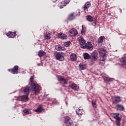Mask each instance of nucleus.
<instances>
[{"mask_svg":"<svg viewBox=\"0 0 126 126\" xmlns=\"http://www.w3.org/2000/svg\"><path fill=\"white\" fill-rule=\"evenodd\" d=\"M19 68V66L18 65H15L12 69H9L8 70L12 74H18Z\"/></svg>","mask_w":126,"mask_h":126,"instance_id":"obj_7","label":"nucleus"},{"mask_svg":"<svg viewBox=\"0 0 126 126\" xmlns=\"http://www.w3.org/2000/svg\"><path fill=\"white\" fill-rule=\"evenodd\" d=\"M116 108L117 110H118V111H124L125 110V107H124V105L122 104L116 105Z\"/></svg>","mask_w":126,"mask_h":126,"instance_id":"obj_17","label":"nucleus"},{"mask_svg":"<svg viewBox=\"0 0 126 126\" xmlns=\"http://www.w3.org/2000/svg\"><path fill=\"white\" fill-rule=\"evenodd\" d=\"M23 112L25 114H31V111H30L29 109H25L23 110Z\"/></svg>","mask_w":126,"mask_h":126,"instance_id":"obj_34","label":"nucleus"},{"mask_svg":"<svg viewBox=\"0 0 126 126\" xmlns=\"http://www.w3.org/2000/svg\"><path fill=\"white\" fill-rule=\"evenodd\" d=\"M58 101L57 100V99H52L53 104H57V103H58Z\"/></svg>","mask_w":126,"mask_h":126,"instance_id":"obj_39","label":"nucleus"},{"mask_svg":"<svg viewBox=\"0 0 126 126\" xmlns=\"http://www.w3.org/2000/svg\"><path fill=\"white\" fill-rule=\"evenodd\" d=\"M119 115H120V114L118 113H114L113 114V117L114 119H115V120H117L118 118H121L119 117Z\"/></svg>","mask_w":126,"mask_h":126,"instance_id":"obj_31","label":"nucleus"},{"mask_svg":"<svg viewBox=\"0 0 126 126\" xmlns=\"http://www.w3.org/2000/svg\"><path fill=\"white\" fill-rule=\"evenodd\" d=\"M16 32H9L7 33V36L8 37V38H14V37L16 36Z\"/></svg>","mask_w":126,"mask_h":126,"instance_id":"obj_13","label":"nucleus"},{"mask_svg":"<svg viewBox=\"0 0 126 126\" xmlns=\"http://www.w3.org/2000/svg\"><path fill=\"white\" fill-rule=\"evenodd\" d=\"M92 63H94V61H92Z\"/></svg>","mask_w":126,"mask_h":126,"instance_id":"obj_44","label":"nucleus"},{"mask_svg":"<svg viewBox=\"0 0 126 126\" xmlns=\"http://www.w3.org/2000/svg\"><path fill=\"white\" fill-rule=\"evenodd\" d=\"M120 62L122 63V64H123V65H126V57L123 56L121 58H120Z\"/></svg>","mask_w":126,"mask_h":126,"instance_id":"obj_16","label":"nucleus"},{"mask_svg":"<svg viewBox=\"0 0 126 126\" xmlns=\"http://www.w3.org/2000/svg\"><path fill=\"white\" fill-rule=\"evenodd\" d=\"M73 19H74V14L73 13H72L68 15V20L70 21L71 20H73Z\"/></svg>","mask_w":126,"mask_h":126,"instance_id":"obj_23","label":"nucleus"},{"mask_svg":"<svg viewBox=\"0 0 126 126\" xmlns=\"http://www.w3.org/2000/svg\"><path fill=\"white\" fill-rule=\"evenodd\" d=\"M87 20L90 22H92V21H93V17H92L91 15H89L87 18Z\"/></svg>","mask_w":126,"mask_h":126,"instance_id":"obj_29","label":"nucleus"},{"mask_svg":"<svg viewBox=\"0 0 126 126\" xmlns=\"http://www.w3.org/2000/svg\"><path fill=\"white\" fill-rule=\"evenodd\" d=\"M63 7H64V5H61V6H60V8H63Z\"/></svg>","mask_w":126,"mask_h":126,"instance_id":"obj_41","label":"nucleus"},{"mask_svg":"<svg viewBox=\"0 0 126 126\" xmlns=\"http://www.w3.org/2000/svg\"><path fill=\"white\" fill-rule=\"evenodd\" d=\"M69 87L71 88V89H73L75 91H78L79 90V86H78L76 84L73 83L69 85Z\"/></svg>","mask_w":126,"mask_h":126,"instance_id":"obj_10","label":"nucleus"},{"mask_svg":"<svg viewBox=\"0 0 126 126\" xmlns=\"http://www.w3.org/2000/svg\"><path fill=\"white\" fill-rule=\"evenodd\" d=\"M69 32L70 36H72V37H74V36H76L78 34L77 31L74 29L71 30Z\"/></svg>","mask_w":126,"mask_h":126,"instance_id":"obj_12","label":"nucleus"},{"mask_svg":"<svg viewBox=\"0 0 126 126\" xmlns=\"http://www.w3.org/2000/svg\"><path fill=\"white\" fill-rule=\"evenodd\" d=\"M64 124L65 126H73L74 124H73V121L70 119L68 116L65 118V120L64 122Z\"/></svg>","mask_w":126,"mask_h":126,"instance_id":"obj_3","label":"nucleus"},{"mask_svg":"<svg viewBox=\"0 0 126 126\" xmlns=\"http://www.w3.org/2000/svg\"><path fill=\"white\" fill-rule=\"evenodd\" d=\"M96 100H92V105L94 108H96L95 106H96Z\"/></svg>","mask_w":126,"mask_h":126,"instance_id":"obj_36","label":"nucleus"},{"mask_svg":"<svg viewBox=\"0 0 126 126\" xmlns=\"http://www.w3.org/2000/svg\"><path fill=\"white\" fill-rule=\"evenodd\" d=\"M79 41L82 49H87L88 50H90V51H92V50H93V45H92V43L90 42H88L86 43V41L84 40L83 36H80L79 37Z\"/></svg>","mask_w":126,"mask_h":126,"instance_id":"obj_1","label":"nucleus"},{"mask_svg":"<svg viewBox=\"0 0 126 126\" xmlns=\"http://www.w3.org/2000/svg\"><path fill=\"white\" fill-rule=\"evenodd\" d=\"M83 56L84 60H89L91 58V56L88 53H84Z\"/></svg>","mask_w":126,"mask_h":126,"instance_id":"obj_27","label":"nucleus"},{"mask_svg":"<svg viewBox=\"0 0 126 126\" xmlns=\"http://www.w3.org/2000/svg\"><path fill=\"white\" fill-rule=\"evenodd\" d=\"M43 111V106L39 105L37 108L34 110V112L36 113H41Z\"/></svg>","mask_w":126,"mask_h":126,"instance_id":"obj_22","label":"nucleus"},{"mask_svg":"<svg viewBox=\"0 0 126 126\" xmlns=\"http://www.w3.org/2000/svg\"><path fill=\"white\" fill-rule=\"evenodd\" d=\"M58 81H60L61 84H64V85H65V84H67V80L66 79H64V77H63L62 76H58Z\"/></svg>","mask_w":126,"mask_h":126,"instance_id":"obj_6","label":"nucleus"},{"mask_svg":"<svg viewBox=\"0 0 126 126\" xmlns=\"http://www.w3.org/2000/svg\"><path fill=\"white\" fill-rule=\"evenodd\" d=\"M79 67L81 70L86 69V65L83 63H81L79 65Z\"/></svg>","mask_w":126,"mask_h":126,"instance_id":"obj_21","label":"nucleus"},{"mask_svg":"<svg viewBox=\"0 0 126 126\" xmlns=\"http://www.w3.org/2000/svg\"><path fill=\"white\" fill-rule=\"evenodd\" d=\"M54 55L57 61H59V62H63L64 60V57L63 56V53L56 52Z\"/></svg>","mask_w":126,"mask_h":126,"instance_id":"obj_4","label":"nucleus"},{"mask_svg":"<svg viewBox=\"0 0 126 126\" xmlns=\"http://www.w3.org/2000/svg\"><path fill=\"white\" fill-rule=\"evenodd\" d=\"M28 99V95L22 96L21 98V101H22L23 102H27Z\"/></svg>","mask_w":126,"mask_h":126,"instance_id":"obj_25","label":"nucleus"},{"mask_svg":"<svg viewBox=\"0 0 126 126\" xmlns=\"http://www.w3.org/2000/svg\"><path fill=\"white\" fill-rule=\"evenodd\" d=\"M83 109H78L76 110V113L78 115V116H81V115H83L84 113Z\"/></svg>","mask_w":126,"mask_h":126,"instance_id":"obj_20","label":"nucleus"},{"mask_svg":"<svg viewBox=\"0 0 126 126\" xmlns=\"http://www.w3.org/2000/svg\"><path fill=\"white\" fill-rule=\"evenodd\" d=\"M92 59L94 61V62H96L97 61V59H98V53L95 51L94 52V53L92 54Z\"/></svg>","mask_w":126,"mask_h":126,"instance_id":"obj_14","label":"nucleus"},{"mask_svg":"<svg viewBox=\"0 0 126 126\" xmlns=\"http://www.w3.org/2000/svg\"><path fill=\"white\" fill-rule=\"evenodd\" d=\"M103 80H104V81H108V82H109L110 81H112V80H113V79L105 76L103 77Z\"/></svg>","mask_w":126,"mask_h":126,"instance_id":"obj_30","label":"nucleus"},{"mask_svg":"<svg viewBox=\"0 0 126 126\" xmlns=\"http://www.w3.org/2000/svg\"><path fill=\"white\" fill-rule=\"evenodd\" d=\"M85 31H86V28L83 27V26L82 28L81 33H84V32H85Z\"/></svg>","mask_w":126,"mask_h":126,"instance_id":"obj_38","label":"nucleus"},{"mask_svg":"<svg viewBox=\"0 0 126 126\" xmlns=\"http://www.w3.org/2000/svg\"><path fill=\"white\" fill-rule=\"evenodd\" d=\"M105 61H106V59L105 58H102V59H100L99 63L101 64H105Z\"/></svg>","mask_w":126,"mask_h":126,"instance_id":"obj_33","label":"nucleus"},{"mask_svg":"<svg viewBox=\"0 0 126 126\" xmlns=\"http://www.w3.org/2000/svg\"><path fill=\"white\" fill-rule=\"evenodd\" d=\"M30 90H31V88H30L29 86H27L26 87H24L23 89L24 94H25L26 96H28L30 93Z\"/></svg>","mask_w":126,"mask_h":126,"instance_id":"obj_9","label":"nucleus"},{"mask_svg":"<svg viewBox=\"0 0 126 126\" xmlns=\"http://www.w3.org/2000/svg\"><path fill=\"white\" fill-rule=\"evenodd\" d=\"M122 120V118H118L115 120L116 125L117 126H121V121Z\"/></svg>","mask_w":126,"mask_h":126,"instance_id":"obj_26","label":"nucleus"},{"mask_svg":"<svg viewBox=\"0 0 126 126\" xmlns=\"http://www.w3.org/2000/svg\"><path fill=\"white\" fill-rule=\"evenodd\" d=\"M70 44H71V42H70V41H67V42H65L64 46H65V47H67L69 46Z\"/></svg>","mask_w":126,"mask_h":126,"instance_id":"obj_35","label":"nucleus"},{"mask_svg":"<svg viewBox=\"0 0 126 126\" xmlns=\"http://www.w3.org/2000/svg\"><path fill=\"white\" fill-rule=\"evenodd\" d=\"M70 59L72 62H75L77 60V56L75 54H72L70 56Z\"/></svg>","mask_w":126,"mask_h":126,"instance_id":"obj_18","label":"nucleus"},{"mask_svg":"<svg viewBox=\"0 0 126 126\" xmlns=\"http://www.w3.org/2000/svg\"><path fill=\"white\" fill-rule=\"evenodd\" d=\"M55 49L57 50V51H65V48L60 45H56L55 47Z\"/></svg>","mask_w":126,"mask_h":126,"instance_id":"obj_19","label":"nucleus"},{"mask_svg":"<svg viewBox=\"0 0 126 126\" xmlns=\"http://www.w3.org/2000/svg\"><path fill=\"white\" fill-rule=\"evenodd\" d=\"M100 57L102 58L107 57V52L104 50V48H99L98 49Z\"/></svg>","mask_w":126,"mask_h":126,"instance_id":"obj_8","label":"nucleus"},{"mask_svg":"<svg viewBox=\"0 0 126 126\" xmlns=\"http://www.w3.org/2000/svg\"><path fill=\"white\" fill-rule=\"evenodd\" d=\"M113 104H119L122 102V97L119 95H115L112 97Z\"/></svg>","mask_w":126,"mask_h":126,"instance_id":"obj_5","label":"nucleus"},{"mask_svg":"<svg viewBox=\"0 0 126 126\" xmlns=\"http://www.w3.org/2000/svg\"><path fill=\"white\" fill-rule=\"evenodd\" d=\"M70 2V0H63V2H64V3H65L66 4H67V3H69Z\"/></svg>","mask_w":126,"mask_h":126,"instance_id":"obj_40","label":"nucleus"},{"mask_svg":"<svg viewBox=\"0 0 126 126\" xmlns=\"http://www.w3.org/2000/svg\"><path fill=\"white\" fill-rule=\"evenodd\" d=\"M30 84L32 87V91L33 92L34 95H37L41 90V86L39 85H36L34 82V76L31 77L30 79Z\"/></svg>","mask_w":126,"mask_h":126,"instance_id":"obj_2","label":"nucleus"},{"mask_svg":"<svg viewBox=\"0 0 126 126\" xmlns=\"http://www.w3.org/2000/svg\"><path fill=\"white\" fill-rule=\"evenodd\" d=\"M45 38L46 40H50V39H51V34L50 33H46Z\"/></svg>","mask_w":126,"mask_h":126,"instance_id":"obj_32","label":"nucleus"},{"mask_svg":"<svg viewBox=\"0 0 126 126\" xmlns=\"http://www.w3.org/2000/svg\"><path fill=\"white\" fill-rule=\"evenodd\" d=\"M38 56L41 58V57H44V56H46V52L43 50H40L38 52Z\"/></svg>","mask_w":126,"mask_h":126,"instance_id":"obj_24","label":"nucleus"},{"mask_svg":"<svg viewBox=\"0 0 126 126\" xmlns=\"http://www.w3.org/2000/svg\"><path fill=\"white\" fill-rule=\"evenodd\" d=\"M104 39H105V36H101L99 37L98 39V43H103V41H104Z\"/></svg>","mask_w":126,"mask_h":126,"instance_id":"obj_28","label":"nucleus"},{"mask_svg":"<svg viewBox=\"0 0 126 126\" xmlns=\"http://www.w3.org/2000/svg\"><path fill=\"white\" fill-rule=\"evenodd\" d=\"M37 65L39 66L41 65V64L37 63Z\"/></svg>","mask_w":126,"mask_h":126,"instance_id":"obj_42","label":"nucleus"},{"mask_svg":"<svg viewBox=\"0 0 126 126\" xmlns=\"http://www.w3.org/2000/svg\"><path fill=\"white\" fill-rule=\"evenodd\" d=\"M16 98H18V96L16 97Z\"/></svg>","mask_w":126,"mask_h":126,"instance_id":"obj_45","label":"nucleus"},{"mask_svg":"<svg viewBox=\"0 0 126 126\" xmlns=\"http://www.w3.org/2000/svg\"><path fill=\"white\" fill-rule=\"evenodd\" d=\"M92 25H93V26H94V27H96V25H97V21L95 20L92 23Z\"/></svg>","mask_w":126,"mask_h":126,"instance_id":"obj_37","label":"nucleus"},{"mask_svg":"<svg viewBox=\"0 0 126 126\" xmlns=\"http://www.w3.org/2000/svg\"><path fill=\"white\" fill-rule=\"evenodd\" d=\"M58 37L60 38V39H63V40H65V39L67 38L66 34L61 32L58 33Z\"/></svg>","mask_w":126,"mask_h":126,"instance_id":"obj_15","label":"nucleus"},{"mask_svg":"<svg viewBox=\"0 0 126 126\" xmlns=\"http://www.w3.org/2000/svg\"><path fill=\"white\" fill-rule=\"evenodd\" d=\"M91 6V2L90 1H87L84 5L83 8L84 11H88V8Z\"/></svg>","mask_w":126,"mask_h":126,"instance_id":"obj_11","label":"nucleus"},{"mask_svg":"<svg viewBox=\"0 0 126 126\" xmlns=\"http://www.w3.org/2000/svg\"><path fill=\"white\" fill-rule=\"evenodd\" d=\"M63 87H65V85H64V84H63Z\"/></svg>","mask_w":126,"mask_h":126,"instance_id":"obj_43","label":"nucleus"}]
</instances>
